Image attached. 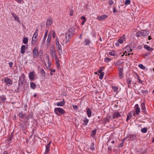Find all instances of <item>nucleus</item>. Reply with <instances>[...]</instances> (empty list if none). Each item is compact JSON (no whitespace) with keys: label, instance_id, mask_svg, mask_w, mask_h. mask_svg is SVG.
<instances>
[{"label":"nucleus","instance_id":"nucleus-64","mask_svg":"<svg viewBox=\"0 0 154 154\" xmlns=\"http://www.w3.org/2000/svg\"><path fill=\"white\" fill-rule=\"evenodd\" d=\"M127 53L125 51V52H124L122 55V56L123 57V56L125 55V56H127Z\"/></svg>","mask_w":154,"mask_h":154},{"label":"nucleus","instance_id":"nucleus-36","mask_svg":"<svg viewBox=\"0 0 154 154\" xmlns=\"http://www.w3.org/2000/svg\"><path fill=\"white\" fill-rule=\"evenodd\" d=\"M48 30H46L45 31V35L44 36V37L43 38V40L45 41L46 39V37H47V34H48Z\"/></svg>","mask_w":154,"mask_h":154},{"label":"nucleus","instance_id":"nucleus-26","mask_svg":"<svg viewBox=\"0 0 154 154\" xmlns=\"http://www.w3.org/2000/svg\"><path fill=\"white\" fill-rule=\"evenodd\" d=\"M65 43H67L68 42L71 40V38H72L70 37H69L67 35H65Z\"/></svg>","mask_w":154,"mask_h":154},{"label":"nucleus","instance_id":"nucleus-35","mask_svg":"<svg viewBox=\"0 0 154 154\" xmlns=\"http://www.w3.org/2000/svg\"><path fill=\"white\" fill-rule=\"evenodd\" d=\"M135 75H136L137 76V77L136 78V79H137V81L140 83H142V81L140 79V78L138 76V75L137 74H135Z\"/></svg>","mask_w":154,"mask_h":154},{"label":"nucleus","instance_id":"nucleus-44","mask_svg":"<svg viewBox=\"0 0 154 154\" xmlns=\"http://www.w3.org/2000/svg\"><path fill=\"white\" fill-rule=\"evenodd\" d=\"M28 39L27 38H24L23 39V42L24 44H26L28 42Z\"/></svg>","mask_w":154,"mask_h":154},{"label":"nucleus","instance_id":"nucleus-43","mask_svg":"<svg viewBox=\"0 0 154 154\" xmlns=\"http://www.w3.org/2000/svg\"><path fill=\"white\" fill-rule=\"evenodd\" d=\"M90 149L92 150H94L95 149L94 145V143L93 142L92 143L90 147Z\"/></svg>","mask_w":154,"mask_h":154},{"label":"nucleus","instance_id":"nucleus-16","mask_svg":"<svg viewBox=\"0 0 154 154\" xmlns=\"http://www.w3.org/2000/svg\"><path fill=\"white\" fill-rule=\"evenodd\" d=\"M118 69L119 71V78L121 79L123 77V69L122 68H120L119 67H118Z\"/></svg>","mask_w":154,"mask_h":154},{"label":"nucleus","instance_id":"nucleus-12","mask_svg":"<svg viewBox=\"0 0 154 154\" xmlns=\"http://www.w3.org/2000/svg\"><path fill=\"white\" fill-rule=\"evenodd\" d=\"M51 141H50L48 144L46 145V149L44 152V154H46L48 153L50 150V144Z\"/></svg>","mask_w":154,"mask_h":154},{"label":"nucleus","instance_id":"nucleus-37","mask_svg":"<svg viewBox=\"0 0 154 154\" xmlns=\"http://www.w3.org/2000/svg\"><path fill=\"white\" fill-rule=\"evenodd\" d=\"M140 112V109L139 107H137L135 109V113L139 115Z\"/></svg>","mask_w":154,"mask_h":154},{"label":"nucleus","instance_id":"nucleus-27","mask_svg":"<svg viewBox=\"0 0 154 154\" xmlns=\"http://www.w3.org/2000/svg\"><path fill=\"white\" fill-rule=\"evenodd\" d=\"M84 43L85 45H89L90 43V41L89 38H88L85 39L84 42Z\"/></svg>","mask_w":154,"mask_h":154},{"label":"nucleus","instance_id":"nucleus-46","mask_svg":"<svg viewBox=\"0 0 154 154\" xmlns=\"http://www.w3.org/2000/svg\"><path fill=\"white\" fill-rule=\"evenodd\" d=\"M138 66L141 69H145V67L142 64H140L138 65Z\"/></svg>","mask_w":154,"mask_h":154},{"label":"nucleus","instance_id":"nucleus-18","mask_svg":"<svg viewBox=\"0 0 154 154\" xmlns=\"http://www.w3.org/2000/svg\"><path fill=\"white\" fill-rule=\"evenodd\" d=\"M109 118H105L102 120V123L105 125L107 123L109 122Z\"/></svg>","mask_w":154,"mask_h":154},{"label":"nucleus","instance_id":"nucleus-14","mask_svg":"<svg viewBox=\"0 0 154 154\" xmlns=\"http://www.w3.org/2000/svg\"><path fill=\"white\" fill-rule=\"evenodd\" d=\"M133 114L134 116H135V112L132 111V112H130L127 115V118L126 119V121H128L129 119H131L132 115Z\"/></svg>","mask_w":154,"mask_h":154},{"label":"nucleus","instance_id":"nucleus-38","mask_svg":"<svg viewBox=\"0 0 154 154\" xmlns=\"http://www.w3.org/2000/svg\"><path fill=\"white\" fill-rule=\"evenodd\" d=\"M109 54L111 56H114L116 54L115 51L114 50H112L111 51L109 52Z\"/></svg>","mask_w":154,"mask_h":154},{"label":"nucleus","instance_id":"nucleus-55","mask_svg":"<svg viewBox=\"0 0 154 154\" xmlns=\"http://www.w3.org/2000/svg\"><path fill=\"white\" fill-rule=\"evenodd\" d=\"M72 107H73V108L77 110L78 109V106L76 105H72Z\"/></svg>","mask_w":154,"mask_h":154},{"label":"nucleus","instance_id":"nucleus-19","mask_svg":"<svg viewBox=\"0 0 154 154\" xmlns=\"http://www.w3.org/2000/svg\"><path fill=\"white\" fill-rule=\"evenodd\" d=\"M6 100V98L4 95L0 96V104L4 102Z\"/></svg>","mask_w":154,"mask_h":154},{"label":"nucleus","instance_id":"nucleus-3","mask_svg":"<svg viewBox=\"0 0 154 154\" xmlns=\"http://www.w3.org/2000/svg\"><path fill=\"white\" fill-rule=\"evenodd\" d=\"M26 76L24 73H23L21 75V76L19 78L18 82L19 86H22L23 84L24 81L25 80Z\"/></svg>","mask_w":154,"mask_h":154},{"label":"nucleus","instance_id":"nucleus-51","mask_svg":"<svg viewBox=\"0 0 154 154\" xmlns=\"http://www.w3.org/2000/svg\"><path fill=\"white\" fill-rule=\"evenodd\" d=\"M38 55L40 57L42 56L43 55V51L42 50H40L39 51V53H38Z\"/></svg>","mask_w":154,"mask_h":154},{"label":"nucleus","instance_id":"nucleus-54","mask_svg":"<svg viewBox=\"0 0 154 154\" xmlns=\"http://www.w3.org/2000/svg\"><path fill=\"white\" fill-rule=\"evenodd\" d=\"M135 86V84L134 83H131V85H129V87H130L131 88H133Z\"/></svg>","mask_w":154,"mask_h":154},{"label":"nucleus","instance_id":"nucleus-57","mask_svg":"<svg viewBox=\"0 0 154 154\" xmlns=\"http://www.w3.org/2000/svg\"><path fill=\"white\" fill-rule=\"evenodd\" d=\"M104 67H103L102 66H101L100 68L99 69V71L98 72L100 73L102 72V71L103 70L102 68H103Z\"/></svg>","mask_w":154,"mask_h":154},{"label":"nucleus","instance_id":"nucleus-62","mask_svg":"<svg viewBox=\"0 0 154 154\" xmlns=\"http://www.w3.org/2000/svg\"><path fill=\"white\" fill-rule=\"evenodd\" d=\"M51 71V73L50 74L51 75H52V74H51L52 72H55V69H53V70H51V69H50Z\"/></svg>","mask_w":154,"mask_h":154},{"label":"nucleus","instance_id":"nucleus-52","mask_svg":"<svg viewBox=\"0 0 154 154\" xmlns=\"http://www.w3.org/2000/svg\"><path fill=\"white\" fill-rule=\"evenodd\" d=\"M37 40H35L33 39H32V44L33 45H35L37 42Z\"/></svg>","mask_w":154,"mask_h":154},{"label":"nucleus","instance_id":"nucleus-61","mask_svg":"<svg viewBox=\"0 0 154 154\" xmlns=\"http://www.w3.org/2000/svg\"><path fill=\"white\" fill-rule=\"evenodd\" d=\"M13 135H12L11 137H9V138L8 139V141H11L12 139H13Z\"/></svg>","mask_w":154,"mask_h":154},{"label":"nucleus","instance_id":"nucleus-2","mask_svg":"<svg viewBox=\"0 0 154 154\" xmlns=\"http://www.w3.org/2000/svg\"><path fill=\"white\" fill-rule=\"evenodd\" d=\"M55 113L58 116L60 114H64L66 113L65 110L62 108H55L54 109Z\"/></svg>","mask_w":154,"mask_h":154},{"label":"nucleus","instance_id":"nucleus-1","mask_svg":"<svg viewBox=\"0 0 154 154\" xmlns=\"http://www.w3.org/2000/svg\"><path fill=\"white\" fill-rule=\"evenodd\" d=\"M149 33V32L148 30H141L139 31L137 33V37L143 36H146L148 35Z\"/></svg>","mask_w":154,"mask_h":154},{"label":"nucleus","instance_id":"nucleus-31","mask_svg":"<svg viewBox=\"0 0 154 154\" xmlns=\"http://www.w3.org/2000/svg\"><path fill=\"white\" fill-rule=\"evenodd\" d=\"M30 85L31 88L33 89H35L36 88V85L33 82H31Z\"/></svg>","mask_w":154,"mask_h":154},{"label":"nucleus","instance_id":"nucleus-59","mask_svg":"<svg viewBox=\"0 0 154 154\" xmlns=\"http://www.w3.org/2000/svg\"><path fill=\"white\" fill-rule=\"evenodd\" d=\"M51 63L50 62H48V67H47V68L48 69H49L51 67Z\"/></svg>","mask_w":154,"mask_h":154},{"label":"nucleus","instance_id":"nucleus-58","mask_svg":"<svg viewBox=\"0 0 154 154\" xmlns=\"http://www.w3.org/2000/svg\"><path fill=\"white\" fill-rule=\"evenodd\" d=\"M9 66L11 68L13 66V63L12 62H10L8 63Z\"/></svg>","mask_w":154,"mask_h":154},{"label":"nucleus","instance_id":"nucleus-48","mask_svg":"<svg viewBox=\"0 0 154 154\" xmlns=\"http://www.w3.org/2000/svg\"><path fill=\"white\" fill-rule=\"evenodd\" d=\"M100 73V74L99 76V78L100 79H102L103 78V77L104 74V72H102Z\"/></svg>","mask_w":154,"mask_h":154},{"label":"nucleus","instance_id":"nucleus-41","mask_svg":"<svg viewBox=\"0 0 154 154\" xmlns=\"http://www.w3.org/2000/svg\"><path fill=\"white\" fill-rule=\"evenodd\" d=\"M112 88L114 92H118V88L116 86H113L112 87Z\"/></svg>","mask_w":154,"mask_h":154},{"label":"nucleus","instance_id":"nucleus-7","mask_svg":"<svg viewBox=\"0 0 154 154\" xmlns=\"http://www.w3.org/2000/svg\"><path fill=\"white\" fill-rule=\"evenodd\" d=\"M32 54L33 58H36L38 54V49L36 47L34 48Z\"/></svg>","mask_w":154,"mask_h":154},{"label":"nucleus","instance_id":"nucleus-40","mask_svg":"<svg viewBox=\"0 0 154 154\" xmlns=\"http://www.w3.org/2000/svg\"><path fill=\"white\" fill-rule=\"evenodd\" d=\"M40 73L42 74V75H43L44 76L45 75V72L44 70V69L43 68L41 69H40Z\"/></svg>","mask_w":154,"mask_h":154},{"label":"nucleus","instance_id":"nucleus-30","mask_svg":"<svg viewBox=\"0 0 154 154\" xmlns=\"http://www.w3.org/2000/svg\"><path fill=\"white\" fill-rule=\"evenodd\" d=\"M87 112L88 116V117H90L91 116L92 112L91 109L89 108L88 109H87Z\"/></svg>","mask_w":154,"mask_h":154},{"label":"nucleus","instance_id":"nucleus-25","mask_svg":"<svg viewBox=\"0 0 154 154\" xmlns=\"http://www.w3.org/2000/svg\"><path fill=\"white\" fill-rule=\"evenodd\" d=\"M125 38V35H123L122 37L120 38L118 40V42L120 44L122 43L124 41V39Z\"/></svg>","mask_w":154,"mask_h":154},{"label":"nucleus","instance_id":"nucleus-60","mask_svg":"<svg viewBox=\"0 0 154 154\" xmlns=\"http://www.w3.org/2000/svg\"><path fill=\"white\" fill-rule=\"evenodd\" d=\"M57 60L56 61V63L57 65V66H59L60 65L59 61L58 60V58L57 59Z\"/></svg>","mask_w":154,"mask_h":154},{"label":"nucleus","instance_id":"nucleus-20","mask_svg":"<svg viewBox=\"0 0 154 154\" xmlns=\"http://www.w3.org/2000/svg\"><path fill=\"white\" fill-rule=\"evenodd\" d=\"M51 36L49 35V34L48 35V39H47V44H46V45H47V47L49 46V45H50V43L51 42Z\"/></svg>","mask_w":154,"mask_h":154},{"label":"nucleus","instance_id":"nucleus-21","mask_svg":"<svg viewBox=\"0 0 154 154\" xmlns=\"http://www.w3.org/2000/svg\"><path fill=\"white\" fill-rule=\"evenodd\" d=\"M65 104V102L64 100L63 99L62 101L58 102L57 103V106H62L64 105Z\"/></svg>","mask_w":154,"mask_h":154},{"label":"nucleus","instance_id":"nucleus-50","mask_svg":"<svg viewBox=\"0 0 154 154\" xmlns=\"http://www.w3.org/2000/svg\"><path fill=\"white\" fill-rule=\"evenodd\" d=\"M131 1L130 0H126L125 2V5H129L130 4Z\"/></svg>","mask_w":154,"mask_h":154},{"label":"nucleus","instance_id":"nucleus-6","mask_svg":"<svg viewBox=\"0 0 154 154\" xmlns=\"http://www.w3.org/2000/svg\"><path fill=\"white\" fill-rule=\"evenodd\" d=\"M5 82L6 83V85L8 86H10L13 84L12 80L7 77L5 78Z\"/></svg>","mask_w":154,"mask_h":154},{"label":"nucleus","instance_id":"nucleus-15","mask_svg":"<svg viewBox=\"0 0 154 154\" xmlns=\"http://www.w3.org/2000/svg\"><path fill=\"white\" fill-rule=\"evenodd\" d=\"M29 79L32 80H34L35 79V74L33 72H30L29 73Z\"/></svg>","mask_w":154,"mask_h":154},{"label":"nucleus","instance_id":"nucleus-29","mask_svg":"<svg viewBox=\"0 0 154 154\" xmlns=\"http://www.w3.org/2000/svg\"><path fill=\"white\" fill-rule=\"evenodd\" d=\"M128 137L129 140H134L135 136L133 134L129 135L128 136Z\"/></svg>","mask_w":154,"mask_h":154},{"label":"nucleus","instance_id":"nucleus-63","mask_svg":"<svg viewBox=\"0 0 154 154\" xmlns=\"http://www.w3.org/2000/svg\"><path fill=\"white\" fill-rule=\"evenodd\" d=\"M73 10H70V16H72L73 15Z\"/></svg>","mask_w":154,"mask_h":154},{"label":"nucleus","instance_id":"nucleus-45","mask_svg":"<svg viewBox=\"0 0 154 154\" xmlns=\"http://www.w3.org/2000/svg\"><path fill=\"white\" fill-rule=\"evenodd\" d=\"M111 60V59L108 57L105 58L104 59L105 62L107 63L110 62Z\"/></svg>","mask_w":154,"mask_h":154},{"label":"nucleus","instance_id":"nucleus-28","mask_svg":"<svg viewBox=\"0 0 154 154\" xmlns=\"http://www.w3.org/2000/svg\"><path fill=\"white\" fill-rule=\"evenodd\" d=\"M144 48L146 50L148 51H152L153 50V49L150 48L149 46L147 45H145L144 46Z\"/></svg>","mask_w":154,"mask_h":154},{"label":"nucleus","instance_id":"nucleus-34","mask_svg":"<svg viewBox=\"0 0 154 154\" xmlns=\"http://www.w3.org/2000/svg\"><path fill=\"white\" fill-rule=\"evenodd\" d=\"M38 35V33L36 32H35L34 33V34L33 35L32 39L35 40H37V36Z\"/></svg>","mask_w":154,"mask_h":154},{"label":"nucleus","instance_id":"nucleus-24","mask_svg":"<svg viewBox=\"0 0 154 154\" xmlns=\"http://www.w3.org/2000/svg\"><path fill=\"white\" fill-rule=\"evenodd\" d=\"M83 121L84 123H82V124L85 126H86L89 122V120L86 118H85L83 120Z\"/></svg>","mask_w":154,"mask_h":154},{"label":"nucleus","instance_id":"nucleus-47","mask_svg":"<svg viewBox=\"0 0 154 154\" xmlns=\"http://www.w3.org/2000/svg\"><path fill=\"white\" fill-rule=\"evenodd\" d=\"M127 81L129 86V85H131V81L130 79L129 78L127 79Z\"/></svg>","mask_w":154,"mask_h":154},{"label":"nucleus","instance_id":"nucleus-39","mask_svg":"<svg viewBox=\"0 0 154 154\" xmlns=\"http://www.w3.org/2000/svg\"><path fill=\"white\" fill-rule=\"evenodd\" d=\"M141 131L143 133H146L147 131V128H144L141 129Z\"/></svg>","mask_w":154,"mask_h":154},{"label":"nucleus","instance_id":"nucleus-56","mask_svg":"<svg viewBox=\"0 0 154 154\" xmlns=\"http://www.w3.org/2000/svg\"><path fill=\"white\" fill-rule=\"evenodd\" d=\"M113 3V2L112 0H110L109 2V4L110 5H112Z\"/></svg>","mask_w":154,"mask_h":154},{"label":"nucleus","instance_id":"nucleus-10","mask_svg":"<svg viewBox=\"0 0 154 154\" xmlns=\"http://www.w3.org/2000/svg\"><path fill=\"white\" fill-rule=\"evenodd\" d=\"M108 17L106 15H103L98 16L97 19L100 21H102L106 19Z\"/></svg>","mask_w":154,"mask_h":154},{"label":"nucleus","instance_id":"nucleus-9","mask_svg":"<svg viewBox=\"0 0 154 154\" xmlns=\"http://www.w3.org/2000/svg\"><path fill=\"white\" fill-rule=\"evenodd\" d=\"M121 117V115L119 112H115L113 113L112 119H113Z\"/></svg>","mask_w":154,"mask_h":154},{"label":"nucleus","instance_id":"nucleus-8","mask_svg":"<svg viewBox=\"0 0 154 154\" xmlns=\"http://www.w3.org/2000/svg\"><path fill=\"white\" fill-rule=\"evenodd\" d=\"M18 116L19 117L20 120H21V119H23L24 121V119L26 117V115L25 113H24L23 112H20L19 113Z\"/></svg>","mask_w":154,"mask_h":154},{"label":"nucleus","instance_id":"nucleus-22","mask_svg":"<svg viewBox=\"0 0 154 154\" xmlns=\"http://www.w3.org/2000/svg\"><path fill=\"white\" fill-rule=\"evenodd\" d=\"M52 24V20L51 19H48L46 21V26L49 27Z\"/></svg>","mask_w":154,"mask_h":154},{"label":"nucleus","instance_id":"nucleus-33","mask_svg":"<svg viewBox=\"0 0 154 154\" xmlns=\"http://www.w3.org/2000/svg\"><path fill=\"white\" fill-rule=\"evenodd\" d=\"M96 134V129L93 130L91 131V135L92 137L94 136Z\"/></svg>","mask_w":154,"mask_h":154},{"label":"nucleus","instance_id":"nucleus-17","mask_svg":"<svg viewBox=\"0 0 154 154\" xmlns=\"http://www.w3.org/2000/svg\"><path fill=\"white\" fill-rule=\"evenodd\" d=\"M25 122L24 121L23 123H20L19 125V126L22 130H24L26 129V125L25 124Z\"/></svg>","mask_w":154,"mask_h":154},{"label":"nucleus","instance_id":"nucleus-32","mask_svg":"<svg viewBox=\"0 0 154 154\" xmlns=\"http://www.w3.org/2000/svg\"><path fill=\"white\" fill-rule=\"evenodd\" d=\"M25 46L24 45H23L21 47V53L22 54H24L25 52Z\"/></svg>","mask_w":154,"mask_h":154},{"label":"nucleus","instance_id":"nucleus-42","mask_svg":"<svg viewBox=\"0 0 154 154\" xmlns=\"http://www.w3.org/2000/svg\"><path fill=\"white\" fill-rule=\"evenodd\" d=\"M141 108L143 111H144L145 110V104L143 103H141Z\"/></svg>","mask_w":154,"mask_h":154},{"label":"nucleus","instance_id":"nucleus-13","mask_svg":"<svg viewBox=\"0 0 154 154\" xmlns=\"http://www.w3.org/2000/svg\"><path fill=\"white\" fill-rule=\"evenodd\" d=\"M33 118V113L32 112L29 113L27 116H26V117L24 119V121L26 123H27L28 120L30 119H32Z\"/></svg>","mask_w":154,"mask_h":154},{"label":"nucleus","instance_id":"nucleus-4","mask_svg":"<svg viewBox=\"0 0 154 154\" xmlns=\"http://www.w3.org/2000/svg\"><path fill=\"white\" fill-rule=\"evenodd\" d=\"M75 29L73 28H71L68 30L66 35H67L69 37H72L75 32Z\"/></svg>","mask_w":154,"mask_h":154},{"label":"nucleus","instance_id":"nucleus-49","mask_svg":"<svg viewBox=\"0 0 154 154\" xmlns=\"http://www.w3.org/2000/svg\"><path fill=\"white\" fill-rule=\"evenodd\" d=\"M124 141H122V142L120 143L119 145L118 146L119 147H122L124 145Z\"/></svg>","mask_w":154,"mask_h":154},{"label":"nucleus","instance_id":"nucleus-23","mask_svg":"<svg viewBox=\"0 0 154 154\" xmlns=\"http://www.w3.org/2000/svg\"><path fill=\"white\" fill-rule=\"evenodd\" d=\"M11 14H12V16L14 18L15 20L16 21H17V22L20 23V21L19 20V19L18 18V17L17 15H16L15 14H14L13 13H11Z\"/></svg>","mask_w":154,"mask_h":154},{"label":"nucleus","instance_id":"nucleus-5","mask_svg":"<svg viewBox=\"0 0 154 154\" xmlns=\"http://www.w3.org/2000/svg\"><path fill=\"white\" fill-rule=\"evenodd\" d=\"M50 52L53 58L55 59H57L58 57L55 54L56 51L54 48L52 47L50 49Z\"/></svg>","mask_w":154,"mask_h":154},{"label":"nucleus","instance_id":"nucleus-53","mask_svg":"<svg viewBox=\"0 0 154 154\" xmlns=\"http://www.w3.org/2000/svg\"><path fill=\"white\" fill-rule=\"evenodd\" d=\"M141 91L143 94H147L148 93V91L147 90H142Z\"/></svg>","mask_w":154,"mask_h":154},{"label":"nucleus","instance_id":"nucleus-11","mask_svg":"<svg viewBox=\"0 0 154 154\" xmlns=\"http://www.w3.org/2000/svg\"><path fill=\"white\" fill-rule=\"evenodd\" d=\"M56 47L57 49H58L59 51H60L61 52H62V49L61 46L60 45L59 43V42L58 41V39L57 38H56Z\"/></svg>","mask_w":154,"mask_h":154}]
</instances>
